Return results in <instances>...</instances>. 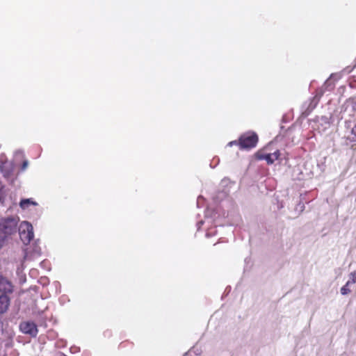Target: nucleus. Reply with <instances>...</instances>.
<instances>
[{"mask_svg": "<svg viewBox=\"0 0 356 356\" xmlns=\"http://www.w3.org/2000/svg\"><path fill=\"white\" fill-rule=\"evenodd\" d=\"M259 140L255 132H246L238 138V146L241 149H250L256 147Z\"/></svg>", "mask_w": 356, "mask_h": 356, "instance_id": "f257e3e1", "label": "nucleus"}, {"mask_svg": "<svg viewBox=\"0 0 356 356\" xmlns=\"http://www.w3.org/2000/svg\"><path fill=\"white\" fill-rule=\"evenodd\" d=\"M17 222L14 218H7L0 222V234L7 238L16 232Z\"/></svg>", "mask_w": 356, "mask_h": 356, "instance_id": "f03ea898", "label": "nucleus"}, {"mask_svg": "<svg viewBox=\"0 0 356 356\" xmlns=\"http://www.w3.org/2000/svg\"><path fill=\"white\" fill-rule=\"evenodd\" d=\"M19 236L24 244H28L33 238V228L31 223L24 222L19 229Z\"/></svg>", "mask_w": 356, "mask_h": 356, "instance_id": "7ed1b4c3", "label": "nucleus"}, {"mask_svg": "<svg viewBox=\"0 0 356 356\" xmlns=\"http://www.w3.org/2000/svg\"><path fill=\"white\" fill-rule=\"evenodd\" d=\"M19 330L26 334L35 337L38 330L36 324L33 321H23L19 324Z\"/></svg>", "mask_w": 356, "mask_h": 356, "instance_id": "20e7f679", "label": "nucleus"}, {"mask_svg": "<svg viewBox=\"0 0 356 356\" xmlns=\"http://www.w3.org/2000/svg\"><path fill=\"white\" fill-rule=\"evenodd\" d=\"M10 306V298L6 294L0 296V314H4Z\"/></svg>", "mask_w": 356, "mask_h": 356, "instance_id": "39448f33", "label": "nucleus"}, {"mask_svg": "<svg viewBox=\"0 0 356 356\" xmlns=\"http://www.w3.org/2000/svg\"><path fill=\"white\" fill-rule=\"evenodd\" d=\"M0 291H3V294L13 292L11 283L3 277L0 278Z\"/></svg>", "mask_w": 356, "mask_h": 356, "instance_id": "423d86ee", "label": "nucleus"}, {"mask_svg": "<svg viewBox=\"0 0 356 356\" xmlns=\"http://www.w3.org/2000/svg\"><path fill=\"white\" fill-rule=\"evenodd\" d=\"M36 205L37 203L33 202L31 199H24L22 200L19 206L22 209H27L29 205Z\"/></svg>", "mask_w": 356, "mask_h": 356, "instance_id": "0eeeda50", "label": "nucleus"}, {"mask_svg": "<svg viewBox=\"0 0 356 356\" xmlns=\"http://www.w3.org/2000/svg\"><path fill=\"white\" fill-rule=\"evenodd\" d=\"M350 285V281H348L346 284L341 288V293L342 295H347L350 293L349 286Z\"/></svg>", "mask_w": 356, "mask_h": 356, "instance_id": "6e6552de", "label": "nucleus"}, {"mask_svg": "<svg viewBox=\"0 0 356 356\" xmlns=\"http://www.w3.org/2000/svg\"><path fill=\"white\" fill-rule=\"evenodd\" d=\"M349 140L352 142H356V124L351 129V135L349 136Z\"/></svg>", "mask_w": 356, "mask_h": 356, "instance_id": "1a4fd4ad", "label": "nucleus"}, {"mask_svg": "<svg viewBox=\"0 0 356 356\" xmlns=\"http://www.w3.org/2000/svg\"><path fill=\"white\" fill-rule=\"evenodd\" d=\"M266 161L268 165H270L275 161V159H274L271 154H266Z\"/></svg>", "mask_w": 356, "mask_h": 356, "instance_id": "9d476101", "label": "nucleus"}, {"mask_svg": "<svg viewBox=\"0 0 356 356\" xmlns=\"http://www.w3.org/2000/svg\"><path fill=\"white\" fill-rule=\"evenodd\" d=\"M349 276H350L349 281H350V284H354L356 282V272L354 271V272L350 273Z\"/></svg>", "mask_w": 356, "mask_h": 356, "instance_id": "9b49d317", "label": "nucleus"}, {"mask_svg": "<svg viewBox=\"0 0 356 356\" xmlns=\"http://www.w3.org/2000/svg\"><path fill=\"white\" fill-rule=\"evenodd\" d=\"M129 344H130V345H131V346H133V343L129 342V341H123V342L120 343V344L119 347H120V348H125L127 345H129Z\"/></svg>", "mask_w": 356, "mask_h": 356, "instance_id": "f8f14e48", "label": "nucleus"}, {"mask_svg": "<svg viewBox=\"0 0 356 356\" xmlns=\"http://www.w3.org/2000/svg\"><path fill=\"white\" fill-rule=\"evenodd\" d=\"M271 154L273 155L274 159L277 160L280 156V152L279 150H277L275 152H274L273 153H271Z\"/></svg>", "mask_w": 356, "mask_h": 356, "instance_id": "ddd939ff", "label": "nucleus"}, {"mask_svg": "<svg viewBox=\"0 0 356 356\" xmlns=\"http://www.w3.org/2000/svg\"><path fill=\"white\" fill-rule=\"evenodd\" d=\"M6 237H4L3 235L0 234V250L2 248L5 243Z\"/></svg>", "mask_w": 356, "mask_h": 356, "instance_id": "4468645a", "label": "nucleus"}, {"mask_svg": "<svg viewBox=\"0 0 356 356\" xmlns=\"http://www.w3.org/2000/svg\"><path fill=\"white\" fill-rule=\"evenodd\" d=\"M351 107L353 111H356V97L351 100Z\"/></svg>", "mask_w": 356, "mask_h": 356, "instance_id": "2eb2a0df", "label": "nucleus"}, {"mask_svg": "<svg viewBox=\"0 0 356 356\" xmlns=\"http://www.w3.org/2000/svg\"><path fill=\"white\" fill-rule=\"evenodd\" d=\"M257 156L259 159L266 161V154L257 153Z\"/></svg>", "mask_w": 356, "mask_h": 356, "instance_id": "dca6fc26", "label": "nucleus"}, {"mask_svg": "<svg viewBox=\"0 0 356 356\" xmlns=\"http://www.w3.org/2000/svg\"><path fill=\"white\" fill-rule=\"evenodd\" d=\"M28 163H28V161H24L23 162V163H22V170H25V169L27 168V166H28Z\"/></svg>", "mask_w": 356, "mask_h": 356, "instance_id": "f3484780", "label": "nucleus"}, {"mask_svg": "<svg viewBox=\"0 0 356 356\" xmlns=\"http://www.w3.org/2000/svg\"><path fill=\"white\" fill-rule=\"evenodd\" d=\"M238 140H234L229 143L228 145L232 146L233 145H238Z\"/></svg>", "mask_w": 356, "mask_h": 356, "instance_id": "a211bd4d", "label": "nucleus"}]
</instances>
